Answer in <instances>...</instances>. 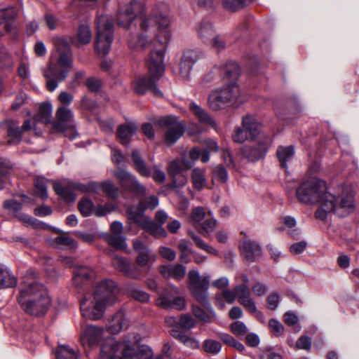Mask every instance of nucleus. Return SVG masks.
<instances>
[{
  "instance_id": "nucleus-58",
  "label": "nucleus",
  "mask_w": 359,
  "mask_h": 359,
  "mask_svg": "<svg viewBox=\"0 0 359 359\" xmlns=\"http://www.w3.org/2000/svg\"><path fill=\"white\" fill-rule=\"evenodd\" d=\"M13 65V61L10 54L4 46H0V67H10Z\"/></svg>"
},
{
  "instance_id": "nucleus-39",
  "label": "nucleus",
  "mask_w": 359,
  "mask_h": 359,
  "mask_svg": "<svg viewBox=\"0 0 359 359\" xmlns=\"http://www.w3.org/2000/svg\"><path fill=\"white\" fill-rule=\"evenodd\" d=\"M103 238L114 248L124 250L126 248V238L123 234H104Z\"/></svg>"
},
{
  "instance_id": "nucleus-12",
  "label": "nucleus",
  "mask_w": 359,
  "mask_h": 359,
  "mask_svg": "<svg viewBox=\"0 0 359 359\" xmlns=\"http://www.w3.org/2000/svg\"><path fill=\"white\" fill-rule=\"evenodd\" d=\"M262 135H264L262 124L255 116L248 114L243 117L242 126L236 128L232 137L235 142L243 143L248 139L255 140Z\"/></svg>"
},
{
  "instance_id": "nucleus-14",
  "label": "nucleus",
  "mask_w": 359,
  "mask_h": 359,
  "mask_svg": "<svg viewBox=\"0 0 359 359\" xmlns=\"http://www.w3.org/2000/svg\"><path fill=\"white\" fill-rule=\"evenodd\" d=\"M250 144L242 148V154L249 161L255 162L264 158L271 144V138L265 134L260 135Z\"/></svg>"
},
{
  "instance_id": "nucleus-25",
  "label": "nucleus",
  "mask_w": 359,
  "mask_h": 359,
  "mask_svg": "<svg viewBox=\"0 0 359 359\" xmlns=\"http://www.w3.org/2000/svg\"><path fill=\"white\" fill-rule=\"evenodd\" d=\"M129 326V320L123 311L117 312L109 321L107 329L109 333L115 334L121 330L127 329Z\"/></svg>"
},
{
  "instance_id": "nucleus-16",
  "label": "nucleus",
  "mask_w": 359,
  "mask_h": 359,
  "mask_svg": "<svg viewBox=\"0 0 359 359\" xmlns=\"http://www.w3.org/2000/svg\"><path fill=\"white\" fill-rule=\"evenodd\" d=\"M144 12V6L138 1L133 0L121 6L116 13V20L119 27L128 28L133 20Z\"/></svg>"
},
{
  "instance_id": "nucleus-30",
  "label": "nucleus",
  "mask_w": 359,
  "mask_h": 359,
  "mask_svg": "<svg viewBox=\"0 0 359 359\" xmlns=\"http://www.w3.org/2000/svg\"><path fill=\"white\" fill-rule=\"evenodd\" d=\"M242 253L246 259L250 262L254 261L261 255V248L255 242L250 240H245L241 245Z\"/></svg>"
},
{
  "instance_id": "nucleus-55",
  "label": "nucleus",
  "mask_w": 359,
  "mask_h": 359,
  "mask_svg": "<svg viewBox=\"0 0 359 359\" xmlns=\"http://www.w3.org/2000/svg\"><path fill=\"white\" fill-rule=\"evenodd\" d=\"M203 350L211 354H217L222 348L221 344L215 340L205 339L203 344Z\"/></svg>"
},
{
  "instance_id": "nucleus-2",
  "label": "nucleus",
  "mask_w": 359,
  "mask_h": 359,
  "mask_svg": "<svg viewBox=\"0 0 359 359\" xmlns=\"http://www.w3.org/2000/svg\"><path fill=\"white\" fill-rule=\"evenodd\" d=\"M212 72L219 73L220 76L230 83L212 90L208 98L209 107L218 111L242 102L241 93L235 81L240 75V68L235 62H230L220 67H215Z\"/></svg>"
},
{
  "instance_id": "nucleus-28",
  "label": "nucleus",
  "mask_w": 359,
  "mask_h": 359,
  "mask_svg": "<svg viewBox=\"0 0 359 359\" xmlns=\"http://www.w3.org/2000/svg\"><path fill=\"white\" fill-rule=\"evenodd\" d=\"M137 126L133 123H125L117 128V137L123 145L129 144L131 137L136 133Z\"/></svg>"
},
{
  "instance_id": "nucleus-50",
  "label": "nucleus",
  "mask_w": 359,
  "mask_h": 359,
  "mask_svg": "<svg viewBox=\"0 0 359 359\" xmlns=\"http://www.w3.org/2000/svg\"><path fill=\"white\" fill-rule=\"evenodd\" d=\"M76 190L81 193H98L100 191V184L97 182H89L87 184H81L76 182L75 184Z\"/></svg>"
},
{
  "instance_id": "nucleus-18",
  "label": "nucleus",
  "mask_w": 359,
  "mask_h": 359,
  "mask_svg": "<svg viewBox=\"0 0 359 359\" xmlns=\"http://www.w3.org/2000/svg\"><path fill=\"white\" fill-rule=\"evenodd\" d=\"M156 123L161 128L166 129L165 132V142L168 145L175 144L182 136L184 129L177 121L175 116H165L157 120Z\"/></svg>"
},
{
  "instance_id": "nucleus-62",
  "label": "nucleus",
  "mask_w": 359,
  "mask_h": 359,
  "mask_svg": "<svg viewBox=\"0 0 359 359\" xmlns=\"http://www.w3.org/2000/svg\"><path fill=\"white\" fill-rule=\"evenodd\" d=\"M161 256L169 261H173L176 258V252L171 248L161 246L158 250Z\"/></svg>"
},
{
  "instance_id": "nucleus-36",
  "label": "nucleus",
  "mask_w": 359,
  "mask_h": 359,
  "mask_svg": "<svg viewBox=\"0 0 359 359\" xmlns=\"http://www.w3.org/2000/svg\"><path fill=\"white\" fill-rule=\"evenodd\" d=\"M294 154V148L292 146L279 147L278 148L276 155L283 168H287V162L292 158Z\"/></svg>"
},
{
  "instance_id": "nucleus-40",
  "label": "nucleus",
  "mask_w": 359,
  "mask_h": 359,
  "mask_svg": "<svg viewBox=\"0 0 359 359\" xmlns=\"http://www.w3.org/2000/svg\"><path fill=\"white\" fill-rule=\"evenodd\" d=\"M47 182L48 180L42 177H37L34 180V194L43 201L46 200L48 197Z\"/></svg>"
},
{
  "instance_id": "nucleus-56",
  "label": "nucleus",
  "mask_w": 359,
  "mask_h": 359,
  "mask_svg": "<svg viewBox=\"0 0 359 359\" xmlns=\"http://www.w3.org/2000/svg\"><path fill=\"white\" fill-rule=\"evenodd\" d=\"M252 0H222L223 6L225 8L231 11H236L245 5L246 3Z\"/></svg>"
},
{
  "instance_id": "nucleus-23",
  "label": "nucleus",
  "mask_w": 359,
  "mask_h": 359,
  "mask_svg": "<svg viewBox=\"0 0 359 359\" xmlns=\"http://www.w3.org/2000/svg\"><path fill=\"white\" fill-rule=\"evenodd\" d=\"M104 330L103 327L94 325H88L85 329L81 341L83 346H96L103 338Z\"/></svg>"
},
{
  "instance_id": "nucleus-37",
  "label": "nucleus",
  "mask_w": 359,
  "mask_h": 359,
  "mask_svg": "<svg viewBox=\"0 0 359 359\" xmlns=\"http://www.w3.org/2000/svg\"><path fill=\"white\" fill-rule=\"evenodd\" d=\"M205 170L199 168H195L191 172V180L194 189L201 190L205 187L206 178L205 177Z\"/></svg>"
},
{
  "instance_id": "nucleus-9",
  "label": "nucleus",
  "mask_w": 359,
  "mask_h": 359,
  "mask_svg": "<svg viewBox=\"0 0 359 359\" xmlns=\"http://www.w3.org/2000/svg\"><path fill=\"white\" fill-rule=\"evenodd\" d=\"M123 346L115 338L107 337L100 346V359H142L141 355L135 354L128 344Z\"/></svg>"
},
{
  "instance_id": "nucleus-48",
  "label": "nucleus",
  "mask_w": 359,
  "mask_h": 359,
  "mask_svg": "<svg viewBox=\"0 0 359 359\" xmlns=\"http://www.w3.org/2000/svg\"><path fill=\"white\" fill-rule=\"evenodd\" d=\"M57 359H77L76 352L67 346H59L56 352Z\"/></svg>"
},
{
  "instance_id": "nucleus-21",
  "label": "nucleus",
  "mask_w": 359,
  "mask_h": 359,
  "mask_svg": "<svg viewBox=\"0 0 359 359\" xmlns=\"http://www.w3.org/2000/svg\"><path fill=\"white\" fill-rule=\"evenodd\" d=\"M201 56V53L196 50L189 49L184 52L179 65V74L182 79H189L193 67Z\"/></svg>"
},
{
  "instance_id": "nucleus-7",
  "label": "nucleus",
  "mask_w": 359,
  "mask_h": 359,
  "mask_svg": "<svg viewBox=\"0 0 359 359\" xmlns=\"http://www.w3.org/2000/svg\"><path fill=\"white\" fill-rule=\"evenodd\" d=\"M158 205V198L156 196L152 195L142 199L136 206L131 205L126 210L128 219L130 222L138 224L142 229L155 237L165 236L167 235L165 230L157 226L144 214L147 209L154 210Z\"/></svg>"
},
{
  "instance_id": "nucleus-51",
  "label": "nucleus",
  "mask_w": 359,
  "mask_h": 359,
  "mask_svg": "<svg viewBox=\"0 0 359 359\" xmlns=\"http://www.w3.org/2000/svg\"><path fill=\"white\" fill-rule=\"evenodd\" d=\"M78 208L83 217H88L93 212L94 204L90 198H84L79 201Z\"/></svg>"
},
{
  "instance_id": "nucleus-13",
  "label": "nucleus",
  "mask_w": 359,
  "mask_h": 359,
  "mask_svg": "<svg viewBox=\"0 0 359 359\" xmlns=\"http://www.w3.org/2000/svg\"><path fill=\"white\" fill-rule=\"evenodd\" d=\"M57 120L53 123L55 132L65 133L69 139L75 138L78 133L75 130V123L72 111L65 106L60 107L56 112Z\"/></svg>"
},
{
  "instance_id": "nucleus-11",
  "label": "nucleus",
  "mask_w": 359,
  "mask_h": 359,
  "mask_svg": "<svg viewBox=\"0 0 359 359\" xmlns=\"http://www.w3.org/2000/svg\"><path fill=\"white\" fill-rule=\"evenodd\" d=\"M210 276L199 274L196 270H191L188 273V287L194 297L203 306L210 307L208 300V289Z\"/></svg>"
},
{
  "instance_id": "nucleus-3",
  "label": "nucleus",
  "mask_w": 359,
  "mask_h": 359,
  "mask_svg": "<svg viewBox=\"0 0 359 359\" xmlns=\"http://www.w3.org/2000/svg\"><path fill=\"white\" fill-rule=\"evenodd\" d=\"M119 291L116 283L111 279L100 282L93 294H86L80 303L83 318L96 320L100 319L107 306H112L118 301Z\"/></svg>"
},
{
  "instance_id": "nucleus-44",
  "label": "nucleus",
  "mask_w": 359,
  "mask_h": 359,
  "mask_svg": "<svg viewBox=\"0 0 359 359\" xmlns=\"http://www.w3.org/2000/svg\"><path fill=\"white\" fill-rule=\"evenodd\" d=\"M189 236L192 238V240L194 241L195 244L197 247L200 248L201 249L206 251L207 252L210 254H212L215 255H218V251L214 248L213 247L207 245L205 243V242L198 236H197L194 232L191 231H188Z\"/></svg>"
},
{
  "instance_id": "nucleus-31",
  "label": "nucleus",
  "mask_w": 359,
  "mask_h": 359,
  "mask_svg": "<svg viewBox=\"0 0 359 359\" xmlns=\"http://www.w3.org/2000/svg\"><path fill=\"white\" fill-rule=\"evenodd\" d=\"M17 278L5 266L0 264V290L14 287L17 285Z\"/></svg>"
},
{
  "instance_id": "nucleus-20",
  "label": "nucleus",
  "mask_w": 359,
  "mask_h": 359,
  "mask_svg": "<svg viewBox=\"0 0 359 359\" xmlns=\"http://www.w3.org/2000/svg\"><path fill=\"white\" fill-rule=\"evenodd\" d=\"M133 249L137 254L136 263L141 267L150 268L156 262V255L142 241H133Z\"/></svg>"
},
{
  "instance_id": "nucleus-63",
  "label": "nucleus",
  "mask_w": 359,
  "mask_h": 359,
  "mask_svg": "<svg viewBox=\"0 0 359 359\" xmlns=\"http://www.w3.org/2000/svg\"><path fill=\"white\" fill-rule=\"evenodd\" d=\"M296 346L299 349L309 351L311 347V339L306 336H302L296 342Z\"/></svg>"
},
{
  "instance_id": "nucleus-61",
  "label": "nucleus",
  "mask_w": 359,
  "mask_h": 359,
  "mask_svg": "<svg viewBox=\"0 0 359 359\" xmlns=\"http://www.w3.org/2000/svg\"><path fill=\"white\" fill-rule=\"evenodd\" d=\"M269 327L271 332L276 336H280L283 333L284 327L283 325L275 319H271L269 321Z\"/></svg>"
},
{
  "instance_id": "nucleus-54",
  "label": "nucleus",
  "mask_w": 359,
  "mask_h": 359,
  "mask_svg": "<svg viewBox=\"0 0 359 359\" xmlns=\"http://www.w3.org/2000/svg\"><path fill=\"white\" fill-rule=\"evenodd\" d=\"M236 298L240 304L243 301L251 297L250 290L247 285L240 284L235 287Z\"/></svg>"
},
{
  "instance_id": "nucleus-34",
  "label": "nucleus",
  "mask_w": 359,
  "mask_h": 359,
  "mask_svg": "<svg viewBox=\"0 0 359 359\" xmlns=\"http://www.w3.org/2000/svg\"><path fill=\"white\" fill-rule=\"evenodd\" d=\"M204 307L206 309V311L197 305H192L191 311L194 316L198 320L205 323H210L212 322V318L215 316V313L210 304V307Z\"/></svg>"
},
{
  "instance_id": "nucleus-19",
  "label": "nucleus",
  "mask_w": 359,
  "mask_h": 359,
  "mask_svg": "<svg viewBox=\"0 0 359 359\" xmlns=\"http://www.w3.org/2000/svg\"><path fill=\"white\" fill-rule=\"evenodd\" d=\"M114 176L119 180L121 185L124 189L138 196L145 194L146 189L144 186L141 184L136 177L129 172L123 169H118L114 172Z\"/></svg>"
},
{
  "instance_id": "nucleus-59",
  "label": "nucleus",
  "mask_w": 359,
  "mask_h": 359,
  "mask_svg": "<svg viewBox=\"0 0 359 359\" xmlns=\"http://www.w3.org/2000/svg\"><path fill=\"white\" fill-rule=\"evenodd\" d=\"M231 330L237 336H242L248 332L247 327L242 321H236L232 323L231 325Z\"/></svg>"
},
{
  "instance_id": "nucleus-49",
  "label": "nucleus",
  "mask_w": 359,
  "mask_h": 359,
  "mask_svg": "<svg viewBox=\"0 0 359 359\" xmlns=\"http://www.w3.org/2000/svg\"><path fill=\"white\" fill-rule=\"evenodd\" d=\"M54 243L60 248L63 246L67 247L70 249H75L77 248V243L70 236L65 234L56 237L54 240Z\"/></svg>"
},
{
  "instance_id": "nucleus-1",
  "label": "nucleus",
  "mask_w": 359,
  "mask_h": 359,
  "mask_svg": "<svg viewBox=\"0 0 359 359\" xmlns=\"http://www.w3.org/2000/svg\"><path fill=\"white\" fill-rule=\"evenodd\" d=\"M169 14L168 4H157L149 15L141 18V29L149 35H138L129 41L131 48H144L147 46L149 38L154 37V48L151 50L149 57L146 61L149 75L139 77L134 82V90L139 95H144L147 90H151L156 97L163 96L162 92L156 87V82L165 71V52L171 38Z\"/></svg>"
},
{
  "instance_id": "nucleus-10",
  "label": "nucleus",
  "mask_w": 359,
  "mask_h": 359,
  "mask_svg": "<svg viewBox=\"0 0 359 359\" xmlns=\"http://www.w3.org/2000/svg\"><path fill=\"white\" fill-rule=\"evenodd\" d=\"M113 20L110 16L102 15L97 20V37L95 48L98 54L103 56L110 50L114 37Z\"/></svg>"
},
{
  "instance_id": "nucleus-15",
  "label": "nucleus",
  "mask_w": 359,
  "mask_h": 359,
  "mask_svg": "<svg viewBox=\"0 0 359 359\" xmlns=\"http://www.w3.org/2000/svg\"><path fill=\"white\" fill-rule=\"evenodd\" d=\"M156 304L163 309L175 308L177 310H183L186 305V300L180 294L179 288L171 285L163 290L156 299Z\"/></svg>"
},
{
  "instance_id": "nucleus-43",
  "label": "nucleus",
  "mask_w": 359,
  "mask_h": 359,
  "mask_svg": "<svg viewBox=\"0 0 359 359\" xmlns=\"http://www.w3.org/2000/svg\"><path fill=\"white\" fill-rule=\"evenodd\" d=\"M206 45L215 49L217 53H219L226 48L227 42L225 36L216 33Z\"/></svg>"
},
{
  "instance_id": "nucleus-32",
  "label": "nucleus",
  "mask_w": 359,
  "mask_h": 359,
  "mask_svg": "<svg viewBox=\"0 0 359 359\" xmlns=\"http://www.w3.org/2000/svg\"><path fill=\"white\" fill-rule=\"evenodd\" d=\"M170 334L188 348L197 349L200 347V343L197 339L179 330L172 328L170 330Z\"/></svg>"
},
{
  "instance_id": "nucleus-60",
  "label": "nucleus",
  "mask_w": 359,
  "mask_h": 359,
  "mask_svg": "<svg viewBox=\"0 0 359 359\" xmlns=\"http://www.w3.org/2000/svg\"><path fill=\"white\" fill-rule=\"evenodd\" d=\"M213 177L222 182H225L228 180L227 171L223 166L217 165L213 170Z\"/></svg>"
},
{
  "instance_id": "nucleus-42",
  "label": "nucleus",
  "mask_w": 359,
  "mask_h": 359,
  "mask_svg": "<svg viewBox=\"0 0 359 359\" xmlns=\"http://www.w3.org/2000/svg\"><path fill=\"white\" fill-rule=\"evenodd\" d=\"M126 291L130 297L140 302L146 303L149 300V295L134 284L127 285Z\"/></svg>"
},
{
  "instance_id": "nucleus-41",
  "label": "nucleus",
  "mask_w": 359,
  "mask_h": 359,
  "mask_svg": "<svg viewBox=\"0 0 359 359\" xmlns=\"http://www.w3.org/2000/svg\"><path fill=\"white\" fill-rule=\"evenodd\" d=\"M216 227V220L212 217L211 212H208V217L197 228L205 237H209Z\"/></svg>"
},
{
  "instance_id": "nucleus-35",
  "label": "nucleus",
  "mask_w": 359,
  "mask_h": 359,
  "mask_svg": "<svg viewBox=\"0 0 359 359\" xmlns=\"http://www.w3.org/2000/svg\"><path fill=\"white\" fill-rule=\"evenodd\" d=\"M22 130L18 124L13 121H9L8 124L7 134L9 144H19L22 140Z\"/></svg>"
},
{
  "instance_id": "nucleus-5",
  "label": "nucleus",
  "mask_w": 359,
  "mask_h": 359,
  "mask_svg": "<svg viewBox=\"0 0 359 359\" xmlns=\"http://www.w3.org/2000/svg\"><path fill=\"white\" fill-rule=\"evenodd\" d=\"M18 303L25 313L40 316L47 311L50 299L43 285L36 281L25 282L20 287Z\"/></svg>"
},
{
  "instance_id": "nucleus-38",
  "label": "nucleus",
  "mask_w": 359,
  "mask_h": 359,
  "mask_svg": "<svg viewBox=\"0 0 359 359\" xmlns=\"http://www.w3.org/2000/svg\"><path fill=\"white\" fill-rule=\"evenodd\" d=\"M52 113V106L48 102L41 103L38 109V112L35 116V121L36 122L48 123Z\"/></svg>"
},
{
  "instance_id": "nucleus-4",
  "label": "nucleus",
  "mask_w": 359,
  "mask_h": 359,
  "mask_svg": "<svg viewBox=\"0 0 359 359\" xmlns=\"http://www.w3.org/2000/svg\"><path fill=\"white\" fill-rule=\"evenodd\" d=\"M54 45L59 56L56 62H50L43 73L46 79L47 88L50 92L56 89L73 68L72 51L67 39L62 37L55 38Z\"/></svg>"
},
{
  "instance_id": "nucleus-27",
  "label": "nucleus",
  "mask_w": 359,
  "mask_h": 359,
  "mask_svg": "<svg viewBox=\"0 0 359 359\" xmlns=\"http://www.w3.org/2000/svg\"><path fill=\"white\" fill-rule=\"evenodd\" d=\"M198 37L204 44H207L217 33L212 23L208 20H203L197 26Z\"/></svg>"
},
{
  "instance_id": "nucleus-17",
  "label": "nucleus",
  "mask_w": 359,
  "mask_h": 359,
  "mask_svg": "<svg viewBox=\"0 0 359 359\" xmlns=\"http://www.w3.org/2000/svg\"><path fill=\"white\" fill-rule=\"evenodd\" d=\"M131 158L135 170L140 175L149 177L152 175L154 180L158 184L163 183L165 181V172L157 165H154L153 168L147 167L138 150H133Z\"/></svg>"
},
{
  "instance_id": "nucleus-53",
  "label": "nucleus",
  "mask_w": 359,
  "mask_h": 359,
  "mask_svg": "<svg viewBox=\"0 0 359 359\" xmlns=\"http://www.w3.org/2000/svg\"><path fill=\"white\" fill-rule=\"evenodd\" d=\"M207 217L208 215H205V209L202 207H197L192 210L191 219L196 228H198L199 224H201Z\"/></svg>"
},
{
  "instance_id": "nucleus-24",
  "label": "nucleus",
  "mask_w": 359,
  "mask_h": 359,
  "mask_svg": "<svg viewBox=\"0 0 359 359\" xmlns=\"http://www.w3.org/2000/svg\"><path fill=\"white\" fill-rule=\"evenodd\" d=\"M75 182H55L53 184V189L56 194L67 202H73L76 199L74 191L76 190Z\"/></svg>"
},
{
  "instance_id": "nucleus-22",
  "label": "nucleus",
  "mask_w": 359,
  "mask_h": 359,
  "mask_svg": "<svg viewBox=\"0 0 359 359\" xmlns=\"http://www.w3.org/2000/svg\"><path fill=\"white\" fill-rule=\"evenodd\" d=\"M112 264L130 278L139 279L142 276V271L138 266L121 257H114Z\"/></svg>"
},
{
  "instance_id": "nucleus-6",
  "label": "nucleus",
  "mask_w": 359,
  "mask_h": 359,
  "mask_svg": "<svg viewBox=\"0 0 359 359\" xmlns=\"http://www.w3.org/2000/svg\"><path fill=\"white\" fill-rule=\"evenodd\" d=\"M318 203L320 207L315 212V217L321 220L325 219L329 212H333L340 217H346L355 208L353 196L347 189H342L334 194L327 195Z\"/></svg>"
},
{
  "instance_id": "nucleus-47",
  "label": "nucleus",
  "mask_w": 359,
  "mask_h": 359,
  "mask_svg": "<svg viewBox=\"0 0 359 359\" xmlns=\"http://www.w3.org/2000/svg\"><path fill=\"white\" fill-rule=\"evenodd\" d=\"M92 39V33L88 26L82 25L79 26L77 32L78 42L81 44L88 43Z\"/></svg>"
},
{
  "instance_id": "nucleus-8",
  "label": "nucleus",
  "mask_w": 359,
  "mask_h": 359,
  "mask_svg": "<svg viewBox=\"0 0 359 359\" xmlns=\"http://www.w3.org/2000/svg\"><path fill=\"white\" fill-rule=\"evenodd\" d=\"M327 191V183L318 177H313L303 181L296 190L298 201L305 205H316L327 197L334 194Z\"/></svg>"
},
{
  "instance_id": "nucleus-45",
  "label": "nucleus",
  "mask_w": 359,
  "mask_h": 359,
  "mask_svg": "<svg viewBox=\"0 0 359 359\" xmlns=\"http://www.w3.org/2000/svg\"><path fill=\"white\" fill-rule=\"evenodd\" d=\"M100 184V190H102L106 195L112 199H116L118 196V189L115 187L111 181L107 180Z\"/></svg>"
},
{
  "instance_id": "nucleus-64",
  "label": "nucleus",
  "mask_w": 359,
  "mask_h": 359,
  "mask_svg": "<svg viewBox=\"0 0 359 359\" xmlns=\"http://www.w3.org/2000/svg\"><path fill=\"white\" fill-rule=\"evenodd\" d=\"M182 171L181 165L177 160L172 161L168 168V173L172 176V177H175V176H177L180 174Z\"/></svg>"
},
{
  "instance_id": "nucleus-26",
  "label": "nucleus",
  "mask_w": 359,
  "mask_h": 359,
  "mask_svg": "<svg viewBox=\"0 0 359 359\" xmlns=\"http://www.w3.org/2000/svg\"><path fill=\"white\" fill-rule=\"evenodd\" d=\"M159 271L165 278H172L180 280L184 277L187 268L181 264L161 265L159 266Z\"/></svg>"
},
{
  "instance_id": "nucleus-52",
  "label": "nucleus",
  "mask_w": 359,
  "mask_h": 359,
  "mask_svg": "<svg viewBox=\"0 0 359 359\" xmlns=\"http://www.w3.org/2000/svg\"><path fill=\"white\" fill-rule=\"evenodd\" d=\"M206 148L203 150L201 156V162L205 163L209 161L211 151H217L219 146L217 143L212 140L205 141Z\"/></svg>"
},
{
  "instance_id": "nucleus-46",
  "label": "nucleus",
  "mask_w": 359,
  "mask_h": 359,
  "mask_svg": "<svg viewBox=\"0 0 359 359\" xmlns=\"http://www.w3.org/2000/svg\"><path fill=\"white\" fill-rule=\"evenodd\" d=\"M13 19L6 13L0 12V37L5 33L11 32L13 28Z\"/></svg>"
},
{
  "instance_id": "nucleus-29",
  "label": "nucleus",
  "mask_w": 359,
  "mask_h": 359,
  "mask_svg": "<svg viewBox=\"0 0 359 359\" xmlns=\"http://www.w3.org/2000/svg\"><path fill=\"white\" fill-rule=\"evenodd\" d=\"M190 111L196 116L201 123L206 124L213 128L216 127V122L208 112L196 103L192 102L189 104Z\"/></svg>"
},
{
  "instance_id": "nucleus-33",
  "label": "nucleus",
  "mask_w": 359,
  "mask_h": 359,
  "mask_svg": "<svg viewBox=\"0 0 359 359\" xmlns=\"http://www.w3.org/2000/svg\"><path fill=\"white\" fill-rule=\"evenodd\" d=\"M93 276L94 271L92 269L86 266H77L74 270L73 281L76 286H80Z\"/></svg>"
},
{
  "instance_id": "nucleus-57",
  "label": "nucleus",
  "mask_w": 359,
  "mask_h": 359,
  "mask_svg": "<svg viewBox=\"0 0 359 359\" xmlns=\"http://www.w3.org/2000/svg\"><path fill=\"white\" fill-rule=\"evenodd\" d=\"M195 325L196 321L194 319L187 314L181 315L177 320V325L186 330H191L195 327Z\"/></svg>"
}]
</instances>
